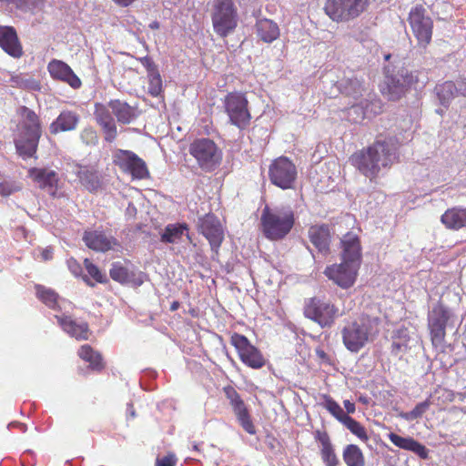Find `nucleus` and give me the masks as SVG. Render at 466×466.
<instances>
[{"instance_id": "obj_17", "label": "nucleus", "mask_w": 466, "mask_h": 466, "mask_svg": "<svg viewBox=\"0 0 466 466\" xmlns=\"http://www.w3.org/2000/svg\"><path fill=\"white\" fill-rule=\"evenodd\" d=\"M115 162L135 178L143 179L148 177L149 173L145 161L132 151L117 150L115 154Z\"/></svg>"}, {"instance_id": "obj_12", "label": "nucleus", "mask_w": 466, "mask_h": 466, "mask_svg": "<svg viewBox=\"0 0 466 466\" xmlns=\"http://www.w3.org/2000/svg\"><path fill=\"white\" fill-rule=\"evenodd\" d=\"M452 311L438 303L428 313V327L431 332V341L435 347L441 346L446 336V328L453 319Z\"/></svg>"}, {"instance_id": "obj_26", "label": "nucleus", "mask_w": 466, "mask_h": 466, "mask_svg": "<svg viewBox=\"0 0 466 466\" xmlns=\"http://www.w3.org/2000/svg\"><path fill=\"white\" fill-rule=\"evenodd\" d=\"M29 175L41 188L48 189L50 192L54 193L57 187L58 175L54 170L46 168H32L29 170Z\"/></svg>"}, {"instance_id": "obj_57", "label": "nucleus", "mask_w": 466, "mask_h": 466, "mask_svg": "<svg viewBox=\"0 0 466 466\" xmlns=\"http://www.w3.org/2000/svg\"><path fill=\"white\" fill-rule=\"evenodd\" d=\"M406 347L407 346L404 343L398 342V341H393L392 342V351L395 354H398L399 352L402 351L403 350L406 349Z\"/></svg>"}, {"instance_id": "obj_44", "label": "nucleus", "mask_w": 466, "mask_h": 466, "mask_svg": "<svg viewBox=\"0 0 466 466\" xmlns=\"http://www.w3.org/2000/svg\"><path fill=\"white\" fill-rule=\"evenodd\" d=\"M148 93L152 96H158L162 92V79L157 70L147 74Z\"/></svg>"}, {"instance_id": "obj_1", "label": "nucleus", "mask_w": 466, "mask_h": 466, "mask_svg": "<svg viewBox=\"0 0 466 466\" xmlns=\"http://www.w3.org/2000/svg\"><path fill=\"white\" fill-rule=\"evenodd\" d=\"M397 158L394 139L377 140L365 149L350 157L351 164L370 180L376 178L383 168L390 167Z\"/></svg>"}, {"instance_id": "obj_54", "label": "nucleus", "mask_w": 466, "mask_h": 466, "mask_svg": "<svg viewBox=\"0 0 466 466\" xmlns=\"http://www.w3.org/2000/svg\"><path fill=\"white\" fill-rule=\"evenodd\" d=\"M139 61L146 67L147 74L157 70L155 63L149 56L141 57V58H139Z\"/></svg>"}, {"instance_id": "obj_60", "label": "nucleus", "mask_w": 466, "mask_h": 466, "mask_svg": "<svg viewBox=\"0 0 466 466\" xmlns=\"http://www.w3.org/2000/svg\"><path fill=\"white\" fill-rule=\"evenodd\" d=\"M9 428L11 427H17V429H20L23 432L26 431V425L21 422H11L8 425Z\"/></svg>"}, {"instance_id": "obj_22", "label": "nucleus", "mask_w": 466, "mask_h": 466, "mask_svg": "<svg viewBox=\"0 0 466 466\" xmlns=\"http://www.w3.org/2000/svg\"><path fill=\"white\" fill-rule=\"evenodd\" d=\"M109 274L115 281L122 284H132L136 287L141 286L145 280V275L142 272L130 271L120 262L112 264Z\"/></svg>"}, {"instance_id": "obj_13", "label": "nucleus", "mask_w": 466, "mask_h": 466, "mask_svg": "<svg viewBox=\"0 0 466 466\" xmlns=\"http://www.w3.org/2000/svg\"><path fill=\"white\" fill-rule=\"evenodd\" d=\"M408 20L418 44L426 47L431 41L433 29V21L427 10L421 5H415L410 9Z\"/></svg>"}, {"instance_id": "obj_63", "label": "nucleus", "mask_w": 466, "mask_h": 466, "mask_svg": "<svg viewBox=\"0 0 466 466\" xmlns=\"http://www.w3.org/2000/svg\"><path fill=\"white\" fill-rule=\"evenodd\" d=\"M178 307V303L177 302H174L172 305H171V309L172 310H176Z\"/></svg>"}, {"instance_id": "obj_30", "label": "nucleus", "mask_w": 466, "mask_h": 466, "mask_svg": "<svg viewBox=\"0 0 466 466\" xmlns=\"http://www.w3.org/2000/svg\"><path fill=\"white\" fill-rule=\"evenodd\" d=\"M257 36L265 43H272L279 36V28L277 23L270 19H258L256 23Z\"/></svg>"}, {"instance_id": "obj_33", "label": "nucleus", "mask_w": 466, "mask_h": 466, "mask_svg": "<svg viewBox=\"0 0 466 466\" xmlns=\"http://www.w3.org/2000/svg\"><path fill=\"white\" fill-rule=\"evenodd\" d=\"M339 91L354 99H358L363 96L365 91L363 83L354 76H347L338 82Z\"/></svg>"}, {"instance_id": "obj_48", "label": "nucleus", "mask_w": 466, "mask_h": 466, "mask_svg": "<svg viewBox=\"0 0 466 466\" xmlns=\"http://www.w3.org/2000/svg\"><path fill=\"white\" fill-rule=\"evenodd\" d=\"M0 2H4L8 5L12 4L18 9L27 11L38 7L42 0H0Z\"/></svg>"}, {"instance_id": "obj_9", "label": "nucleus", "mask_w": 466, "mask_h": 466, "mask_svg": "<svg viewBox=\"0 0 466 466\" xmlns=\"http://www.w3.org/2000/svg\"><path fill=\"white\" fill-rule=\"evenodd\" d=\"M370 0H327L325 14L334 22H349L360 16Z\"/></svg>"}, {"instance_id": "obj_43", "label": "nucleus", "mask_w": 466, "mask_h": 466, "mask_svg": "<svg viewBox=\"0 0 466 466\" xmlns=\"http://www.w3.org/2000/svg\"><path fill=\"white\" fill-rule=\"evenodd\" d=\"M431 401L426 400L422 402L418 403L413 410L409 412L400 413V417L406 420L411 421L422 417V415L429 410Z\"/></svg>"}, {"instance_id": "obj_47", "label": "nucleus", "mask_w": 466, "mask_h": 466, "mask_svg": "<svg viewBox=\"0 0 466 466\" xmlns=\"http://www.w3.org/2000/svg\"><path fill=\"white\" fill-rule=\"evenodd\" d=\"M84 263L88 275L92 277L96 282L106 283L107 281L106 274L101 272V270L89 259L86 258Z\"/></svg>"}, {"instance_id": "obj_19", "label": "nucleus", "mask_w": 466, "mask_h": 466, "mask_svg": "<svg viewBox=\"0 0 466 466\" xmlns=\"http://www.w3.org/2000/svg\"><path fill=\"white\" fill-rule=\"evenodd\" d=\"M0 46L9 56L18 58L23 55L16 31L12 26L0 25Z\"/></svg>"}, {"instance_id": "obj_28", "label": "nucleus", "mask_w": 466, "mask_h": 466, "mask_svg": "<svg viewBox=\"0 0 466 466\" xmlns=\"http://www.w3.org/2000/svg\"><path fill=\"white\" fill-rule=\"evenodd\" d=\"M109 107L111 108L114 116L116 117V121L120 124H129L137 116L135 107L119 99L110 100Z\"/></svg>"}, {"instance_id": "obj_8", "label": "nucleus", "mask_w": 466, "mask_h": 466, "mask_svg": "<svg viewBox=\"0 0 466 466\" xmlns=\"http://www.w3.org/2000/svg\"><path fill=\"white\" fill-rule=\"evenodd\" d=\"M304 315L322 329L330 328L340 316L339 309L324 297H313L305 300Z\"/></svg>"}, {"instance_id": "obj_34", "label": "nucleus", "mask_w": 466, "mask_h": 466, "mask_svg": "<svg viewBox=\"0 0 466 466\" xmlns=\"http://www.w3.org/2000/svg\"><path fill=\"white\" fill-rule=\"evenodd\" d=\"M188 227L186 223L182 224H168L161 234V241L163 243H178L184 235L191 242V238L188 234Z\"/></svg>"}, {"instance_id": "obj_64", "label": "nucleus", "mask_w": 466, "mask_h": 466, "mask_svg": "<svg viewBox=\"0 0 466 466\" xmlns=\"http://www.w3.org/2000/svg\"><path fill=\"white\" fill-rule=\"evenodd\" d=\"M318 354L321 359H324L326 357V353L322 350L318 351Z\"/></svg>"}, {"instance_id": "obj_51", "label": "nucleus", "mask_w": 466, "mask_h": 466, "mask_svg": "<svg viewBox=\"0 0 466 466\" xmlns=\"http://www.w3.org/2000/svg\"><path fill=\"white\" fill-rule=\"evenodd\" d=\"M177 462L176 456L172 453L164 456L163 458H157L156 466H175Z\"/></svg>"}, {"instance_id": "obj_11", "label": "nucleus", "mask_w": 466, "mask_h": 466, "mask_svg": "<svg viewBox=\"0 0 466 466\" xmlns=\"http://www.w3.org/2000/svg\"><path fill=\"white\" fill-rule=\"evenodd\" d=\"M223 105L231 125L239 129H244L249 125L251 115L248 101L243 93H228L223 100Z\"/></svg>"}, {"instance_id": "obj_41", "label": "nucleus", "mask_w": 466, "mask_h": 466, "mask_svg": "<svg viewBox=\"0 0 466 466\" xmlns=\"http://www.w3.org/2000/svg\"><path fill=\"white\" fill-rule=\"evenodd\" d=\"M20 189L19 183L0 173V196L8 197Z\"/></svg>"}, {"instance_id": "obj_27", "label": "nucleus", "mask_w": 466, "mask_h": 466, "mask_svg": "<svg viewBox=\"0 0 466 466\" xmlns=\"http://www.w3.org/2000/svg\"><path fill=\"white\" fill-rule=\"evenodd\" d=\"M83 240L89 248L103 252L111 249L113 245L116 244L115 240L97 230L86 231Z\"/></svg>"}, {"instance_id": "obj_62", "label": "nucleus", "mask_w": 466, "mask_h": 466, "mask_svg": "<svg viewBox=\"0 0 466 466\" xmlns=\"http://www.w3.org/2000/svg\"><path fill=\"white\" fill-rule=\"evenodd\" d=\"M128 212H136V207L133 204H129L127 207Z\"/></svg>"}, {"instance_id": "obj_39", "label": "nucleus", "mask_w": 466, "mask_h": 466, "mask_svg": "<svg viewBox=\"0 0 466 466\" xmlns=\"http://www.w3.org/2000/svg\"><path fill=\"white\" fill-rule=\"evenodd\" d=\"M37 298L47 307L56 309L58 307V294L51 289H46L44 286L36 285Z\"/></svg>"}, {"instance_id": "obj_56", "label": "nucleus", "mask_w": 466, "mask_h": 466, "mask_svg": "<svg viewBox=\"0 0 466 466\" xmlns=\"http://www.w3.org/2000/svg\"><path fill=\"white\" fill-rule=\"evenodd\" d=\"M343 404H344V408L346 410L345 413H347L349 415V414H352L355 412V410H356L355 403L351 402L349 400H345L343 401Z\"/></svg>"}, {"instance_id": "obj_5", "label": "nucleus", "mask_w": 466, "mask_h": 466, "mask_svg": "<svg viewBox=\"0 0 466 466\" xmlns=\"http://www.w3.org/2000/svg\"><path fill=\"white\" fill-rule=\"evenodd\" d=\"M427 81L428 77L424 72L409 71L402 67L396 73L386 76L381 91L389 99L398 100L410 87L421 88L425 86Z\"/></svg>"}, {"instance_id": "obj_46", "label": "nucleus", "mask_w": 466, "mask_h": 466, "mask_svg": "<svg viewBox=\"0 0 466 466\" xmlns=\"http://www.w3.org/2000/svg\"><path fill=\"white\" fill-rule=\"evenodd\" d=\"M106 142L112 143L117 137V127L116 121L98 124Z\"/></svg>"}, {"instance_id": "obj_4", "label": "nucleus", "mask_w": 466, "mask_h": 466, "mask_svg": "<svg viewBox=\"0 0 466 466\" xmlns=\"http://www.w3.org/2000/svg\"><path fill=\"white\" fill-rule=\"evenodd\" d=\"M20 114L23 118L22 130L15 140V147L20 155L32 157L37 148L41 137V125L38 116L30 108L22 106Z\"/></svg>"}, {"instance_id": "obj_24", "label": "nucleus", "mask_w": 466, "mask_h": 466, "mask_svg": "<svg viewBox=\"0 0 466 466\" xmlns=\"http://www.w3.org/2000/svg\"><path fill=\"white\" fill-rule=\"evenodd\" d=\"M380 109V101H372L366 98L352 105L349 110V116H353L352 120L354 122H360L365 118H370L371 116L378 114Z\"/></svg>"}, {"instance_id": "obj_2", "label": "nucleus", "mask_w": 466, "mask_h": 466, "mask_svg": "<svg viewBox=\"0 0 466 466\" xmlns=\"http://www.w3.org/2000/svg\"><path fill=\"white\" fill-rule=\"evenodd\" d=\"M342 261L325 269L326 276L342 289L351 287L360 265V243L358 236L347 233L341 238Z\"/></svg>"}, {"instance_id": "obj_14", "label": "nucleus", "mask_w": 466, "mask_h": 466, "mask_svg": "<svg viewBox=\"0 0 466 466\" xmlns=\"http://www.w3.org/2000/svg\"><path fill=\"white\" fill-rule=\"evenodd\" d=\"M268 176L273 185L282 189L293 188L297 168L288 157H280L269 166Z\"/></svg>"}, {"instance_id": "obj_16", "label": "nucleus", "mask_w": 466, "mask_h": 466, "mask_svg": "<svg viewBox=\"0 0 466 466\" xmlns=\"http://www.w3.org/2000/svg\"><path fill=\"white\" fill-rule=\"evenodd\" d=\"M231 343L238 350L241 361L247 366L257 370L265 365L266 360L261 352L244 335L234 334Z\"/></svg>"}, {"instance_id": "obj_40", "label": "nucleus", "mask_w": 466, "mask_h": 466, "mask_svg": "<svg viewBox=\"0 0 466 466\" xmlns=\"http://www.w3.org/2000/svg\"><path fill=\"white\" fill-rule=\"evenodd\" d=\"M113 116L114 114L109 107V102L106 105L101 103L95 104L94 117L97 125L116 121Z\"/></svg>"}, {"instance_id": "obj_52", "label": "nucleus", "mask_w": 466, "mask_h": 466, "mask_svg": "<svg viewBox=\"0 0 466 466\" xmlns=\"http://www.w3.org/2000/svg\"><path fill=\"white\" fill-rule=\"evenodd\" d=\"M227 398L229 400L231 406L238 404L243 401L239 394L233 388H227L225 390Z\"/></svg>"}, {"instance_id": "obj_50", "label": "nucleus", "mask_w": 466, "mask_h": 466, "mask_svg": "<svg viewBox=\"0 0 466 466\" xmlns=\"http://www.w3.org/2000/svg\"><path fill=\"white\" fill-rule=\"evenodd\" d=\"M81 141L87 146H95L98 141L96 131L91 127H85L80 133Z\"/></svg>"}, {"instance_id": "obj_20", "label": "nucleus", "mask_w": 466, "mask_h": 466, "mask_svg": "<svg viewBox=\"0 0 466 466\" xmlns=\"http://www.w3.org/2000/svg\"><path fill=\"white\" fill-rule=\"evenodd\" d=\"M80 122V116L72 110H63L50 124L49 131L53 135L76 130Z\"/></svg>"}, {"instance_id": "obj_37", "label": "nucleus", "mask_w": 466, "mask_h": 466, "mask_svg": "<svg viewBox=\"0 0 466 466\" xmlns=\"http://www.w3.org/2000/svg\"><path fill=\"white\" fill-rule=\"evenodd\" d=\"M343 460L347 466H365L363 453L355 444H349L345 447Z\"/></svg>"}, {"instance_id": "obj_61", "label": "nucleus", "mask_w": 466, "mask_h": 466, "mask_svg": "<svg viewBox=\"0 0 466 466\" xmlns=\"http://www.w3.org/2000/svg\"><path fill=\"white\" fill-rule=\"evenodd\" d=\"M83 280L90 287H94V283L90 281L87 275L83 276Z\"/></svg>"}, {"instance_id": "obj_36", "label": "nucleus", "mask_w": 466, "mask_h": 466, "mask_svg": "<svg viewBox=\"0 0 466 466\" xmlns=\"http://www.w3.org/2000/svg\"><path fill=\"white\" fill-rule=\"evenodd\" d=\"M10 86L15 88H21L28 91H38L40 90V83L25 74L11 75Z\"/></svg>"}, {"instance_id": "obj_59", "label": "nucleus", "mask_w": 466, "mask_h": 466, "mask_svg": "<svg viewBox=\"0 0 466 466\" xmlns=\"http://www.w3.org/2000/svg\"><path fill=\"white\" fill-rule=\"evenodd\" d=\"M52 254H53L52 248H46L42 252V258L45 260L51 259L52 258Z\"/></svg>"}, {"instance_id": "obj_55", "label": "nucleus", "mask_w": 466, "mask_h": 466, "mask_svg": "<svg viewBox=\"0 0 466 466\" xmlns=\"http://www.w3.org/2000/svg\"><path fill=\"white\" fill-rule=\"evenodd\" d=\"M456 85V95L466 96V80H461L455 83Z\"/></svg>"}, {"instance_id": "obj_23", "label": "nucleus", "mask_w": 466, "mask_h": 466, "mask_svg": "<svg viewBox=\"0 0 466 466\" xmlns=\"http://www.w3.org/2000/svg\"><path fill=\"white\" fill-rule=\"evenodd\" d=\"M81 185L89 192H96L102 187V177L93 167H76L75 171Z\"/></svg>"}, {"instance_id": "obj_29", "label": "nucleus", "mask_w": 466, "mask_h": 466, "mask_svg": "<svg viewBox=\"0 0 466 466\" xmlns=\"http://www.w3.org/2000/svg\"><path fill=\"white\" fill-rule=\"evenodd\" d=\"M310 242L319 252L326 254L329 249V230L327 226H315L309 229Z\"/></svg>"}, {"instance_id": "obj_3", "label": "nucleus", "mask_w": 466, "mask_h": 466, "mask_svg": "<svg viewBox=\"0 0 466 466\" xmlns=\"http://www.w3.org/2000/svg\"><path fill=\"white\" fill-rule=\"evenodd\" d=\"M263 235L270 240L284 238L291 230L295 218L290 207H265L261 213Z\"/></svg>"}, {"instance_id": "obj_58", "label": "nucleus", "mask_w": 466, "mask_h": 466, "mask_svg": "<svg viewBox=\"0 0 466 466\" xmlns=\"http://www.w3.org/2000/svg\"><path fill=\"white\" fill-rule=\"evenodd\" d=\"M232 408H233V411H234L235 415H237L238 413H243V410H245L247 409L244 401H241V402H238V404L233 405Z\"/></svg>"}, {"instance_id": "obj_42", "label": "nucleus", "mask_w": 466, "mask_h": 466, "mask_svg": "<svg viewBox=\"0 0 466 466\" xmlns=\"http://www.w3.org/2000/svg\"><path fill=\"white\" fill-rule=\"evenodd\" d=\"M342 424L354 435H356L361 441H368L369 437L365 428L358 422L356 420L351 418L350 415L345 418Z\"/></svg>"}, {"instance_id": "obj_53", "label": "nucleus", "mask_w": 466, "mask_h": 466, "mask_svg": "<svg viewBox=\"0 0 466 466\" xmlns=\"http://www.w3.org/2000/svg\"><path fill=\"white\" fill-rule=\"evenodd\" d=\"M66 263L68 269L72 272V274H74L76 277L81 276L82 267L75 258H69Z\"/></svg>"}, {"instance_id": "obj_25", "label": "nucleus", "mask_w": 466, "mask_h": 466, "mask_svg": "<svg viewBox=\"0 0 466 466\" xmlns=\"http://www.w3.org/2000/svg\"><path fill=\"white\" fill-rule=\"evenodd\" d=\"M390 441L398 448L411 451L421 459L429 456L428 449L411 437H402L394 432L388 435Z\"/></svg>"}, {"instance_id": "obj_15", "label": "nucleus", "mask_w": 466, "mask_h": 466, "mask_svg": "<svg viewBox=\"0 0 466 466\" xmlns=\"http://www.w3.org/2000/svg\"><path fill=\"white\" fill-rule=\"evenodd\" d=\"M198 232L208 241L211 250L218 254V249L224 240V229L220 220L212 213L198 218Z\"/></svg>"}, {"instance_id": "obj_32", "label": "nucleus", "mask_w": 466, "mask_h": 466, "mask_svg": "<svg viewBox=\"0 0 466 466\" xmlns=\"http://www.w3.org/2000/svg\"><path fill=\"white\" fill-rule=\"evenodd\" d=\"M316 440L321 444V458L326 466H338L339 459L327 432L317 431Z\"/></svg>"}, {"instance_id": "obj_31", "label": "nucleus", "mask_w": 466, "mask_h": 466, "mask_svg": "<svg viewBox=\"0 0 466 466\" xmlns=\"http://www.w3.org/2000/svg\"><path fill=\"white\" fill-rule=\"evenodd\" d=\"M446 228L458 230L466 228V208H453L445 211L441 218Z\"/></svg>"}, {"instance_id": "obj_21", "label": "nucleus", "mask_w": 466, "mask_h": 466, "mask_svg": "<svg viewBox=\"0 0 466 466\" xmlns=\"http://www.w3.org/2000/svg\"><path fill=\"white\" fill-rule=\"evenodd\" d=\"M56 318L63 330L70 337L78 340L88 339L89 328L86 322L77 321L70 316H56Z\"/></svg>"}, {"instance_id": "obj_7", "label": "nucleus", "mask_w": 466, "mask_h": 466, "mask_svg": "<svg viewBox=\"0 0 466 466\" xmlns=\"http://www.w3.org/2000/svg\"><path fill=\"white\" fill-rule=\"evenodd\" d=\"M211 20L217 35L226 37L231 34L238 25V12L233 0H214Z\"/></svg>"}, {"instance_id": "obj_18", "label": "nucleus", "mask_w": 466, "mask_h": 466, "mask_svg": "<svg viewBox=\"0 0 466 466\" xmlns=\"http://www.w3.org/2000/svg\"><path fill=\"white\" fill-rule=\"evenodd\" d=\"M47 70L53 79L66 83L74 89H78L82 86L80 78L64 61L57 59L51 60L47 65Z\"/></svg>"}, {"instance_id": "obj_38", "label": "nucleus", "mask_w": 466, "mask_h": 466, "mask_svg": "<svg viewBox=\"0 0 466 466\" xmlns=\"http://www.w3.org/2000/svg\"><path fill=\"white\" fill-rule=\"evenodd\" d=\"M79 357L90 363V367L96 370H101L104 367L102 357L95 351L89 345H83L78 350Z\"/></svg>"}, {"instance_id": "obj_49", "label": "nucleus", "mask_w": 466, "mask_h": 466, "mask_svg": "<svg viewBox=\"0 0 466 466\" xmlns=\"http://www.w3.org/2000/svg\"><path fill=\"white\" fill-rule=\"evenodd\" d=\"M238 422L242 426V428L249 434H255L256 429L250 419L248 409L243 410V413H238L236 415Z\"/></svg>"}, {"instance_id": "obj_45", "label": "nucleus", "mask_w": 466, "mask_h": 466, "mask_svg": "<svg viewBox=\"0 0 466 466\" xmlns=\"http://www.w3.org/2000/svg\"><path fill=\"white\" fill-rule=\"evenodd\" d=\"M324 407L329 412L334 416L339 422H343L349 415L345 413L343 409L331 398L325 399Z\"/></svg>"}, {"instance_id": "obj_6", "label": "nucleus", "mask_w": 466, "mask_h": 466, "mask_svg": "<svg viewBox=\"0 0 466 466\" xmlns=\"http://www.w3.org/2000/svg\"><path fill=\"white\" fill-rule=\"evenodd\" d=\"M377 318L363 316L358 320L347 324L341 331L343 344L351 352H359L375 332Z\"/></svg>"}, {"instance_id": "obj_35", "label": "nucleus", "mask_w": 466, "mask_h": 466, "mask_svg": "<svg viewBox=\"0 0 466 466\" xmlns=\"http://www.w3.org/2000/svg\"><path fill=\"white\" fill-rule=\"evenodd\" d=\"M435 93L441 106L447 108L456 95V85L452 81H446L435 86Z\"/></svg>"}, {"instance_id": "obj_10", "label": "nucleus", "mask_w": 466, "mask_h": 466, "mask_svg": "<svg viewBox=\"0 0 466 466\" xmlns=\"http://www.w3.org/2000/svg\"><path fill=\"white\" fill-rule=\"evenodd\" d=\"M189 153L198 166L207 172L214 170L220 163L222 154L218 146L209 138L196 139L190 144Z\"/></svg>"}]
</instances>
